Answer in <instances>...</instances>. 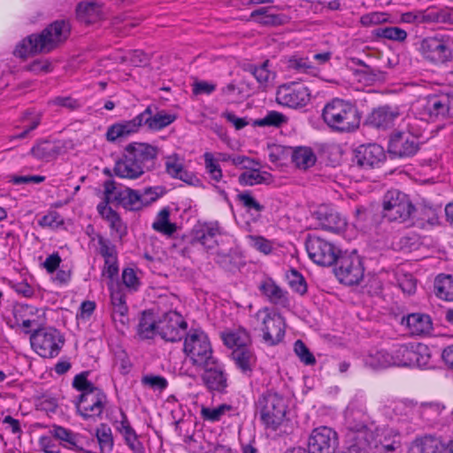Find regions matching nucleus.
I'll return each mask as SVG.
<instances>
[{
    "mask_svg": "<svg viewBox=\"0 0 453 453\" xmlns=\"http://www.w3.org/2000/svg\"><path fill=\"white\" fill-rule=\"evenodd\" d=\"M71 27L65 20H56L47 26L40 34H32L19 42L13 54L20 58L31 55L49 53L65 42L70 35Z\"/></svg>",
    "mask_w": 453,
    "mask_h": 453,
    "instance_id": "nucleus-1",
    "label": "nucleus"
},
{
    "mask_svg": "<svg viewBox=\"0 0 453 453\" xmlns=\"http://www.w3.org/2000/svg\"><path fill=\"white\" fill-rule=\"evenodd\" d=\"M175 119V115L164 111L153 112L152 107L148 106L134 119L111 125L107 129L105 138L110 142H120L137 133L143 125H146L150 130H161L172 124Z\"/></svg>",
    "mask_w": 453,
    "mask_h": 453,
    "instance_id": "nucleus-2",
    "label": "nucleus"
},
{
    "mask_svg": "<svg viewBox=\"0 0 453 453\" xmlns=\"http://www.w3.org/2000/svg\"><path fill=\"white\" fill-rule=\"evenodd\" d=\"M322 119L328 127L340 133L357 130L361 120L357 106L340 98H334L324 106Z\"/></svg>",
    "mask_w": 453,
    "mask_h": 453,
    "instance_id": "nucleus-3",
    "label": "nucleus"
},
{
    "mask_svg": "<svg viewBox=\"0 0 453 453\" xmlns=\"http://www.w3.org/2000/svg\"><path fill=\"white\" fill-rule=\"evenodd\" d=\"M415 110L421 119L436 122L453 119V93L440 92L419 99Z\"/></svg>",
    "mask_w": 453,
    "mask_h": 453,
    "instance_id": "nucleus-4",
    "label": "nucleus"
},
{
    "mask_svg": "<svg viewBox=\"0 0 453 453\" xmlns=\"http://www.w3.org/2000/svg\"><path fill=\"white\" fill-rule=\"evenodd\" d=\"M183 350L191 364L198 368L212 365L216 358L208 335L202 330L192 329L185 338Z\"/></svg>",
    "mask_w": 453,
    "mask_h": 453,
    "instance_id": "nucleus-5",
    "label": "nucleus"
},
{
    "mask_svg": "<svg viewBox=\"0 0 453 453\" xmlns=\"http://www.w3.org/2000/svg\"><path fill=\"white\" fill-rule=\"evenodd\" d=\"M257 408L264 425L273 430L282 424L287 411L284 397L273 391H266L259 396Z\"/></svg>",
    "mask_w": 453,
    "mask_h": 453,
    "instance_id": "nucleus-6",
    "label": "nucleus"
},
{
    "mask_svg": "<svg viewBox=\"0 0 453 453\" xmlns=\"http://www.w3.org/2000/svg\"><path fill=\"white\" fill-rule=\"evenodd\" d=\"M416 119L409 121L405 130L395 131L389 139L388 150L396 157L414 156L419 150L420 129L415 128Z\"/></svg>",
    "mask_w": 453,
    "mask_h": 453,
    "instance_id": "nucleus-7",
    "label": "nucleus"
},
{
    "mask_svg": "<svg viewBox=\"0 0 453 453\" xmlns=\"http://www.w3.org/2000/svg\"><path fill=\"white\" fill-rule=\"evenodd\" d=\"M415 210L409 196L398 189H390L382 198V217L388 221H407Z\"/></svg>",
    "mask_w": 453,
    "mask_h": 453,
    "instance_id": "nucleus-8",
    "label": "nucleus"
},
{
    "mask_svg": "<svg viewBox=\"0 0 453 453\" xmlns=\"http://www.w3.org/2000/svg\"><path fill=\"white\" fill-rule=\"evenodd\" d=\"M30 343L32 349L42 357L53 358L59 354L65 339L56 328L42 327L31 334Z\"/></svg>",
    "mask_w": 453,
    "mask_h": 453,
    "instance_id": "nucleus-9",
    "label": "nucleus"
},
{
    "mask_svg": "<svg viewBox=\"0 0 453 453\" xmlns=\"http://www.w3.org/2000/svg\"><path fill=\"white\" fill-rule=\"evenodd\" d=\"M104 196L107 203L120 205L126 210L139 211L142 209L141 194L130 188L122 187L113 180L104 183Z\"/></svg>",
    "mask_w": 453,
    "mask_h": 453,
    "instance_id": "nucleus-10",
    "label": "nucleus"
},
{
    "mask_svg": "<svg viewBox=\"0 0 453 453\" xmlns=\"http://www.w3.org/2000/svg\"><path fill=\"white\" fill-rule=\"evenodd\" d=\"M335 264L334 273L341 282L352 286L363 279L365 269L356 251L342 253Z\"/></svg>",
    "mask_w": 453,
    "mask_h": 453,
    "instance_id": "nucleus-11",
    "label": "nucleus"
},
{
    "mask_svg": "<svg viewBox=\"0 0 453 453\" xmlns=\"http://www.w3.org/2000/svg\"><path fill=\"white\" fill-rule=\"evenodd\" d=\"M305 247L309 257L317 265L331 266L337 260L342 251L332 242L316 235H308Z\"/></svg>",
    "mask_w": 453,
    "mask_h": 453,
    "instance_id": "nucleus-12",
    "label": "nucleus"
},
{
    "mask_svg": "<svg viewBox=\"0 0 453 453\" xmlns=\"http://www.w3.org/2000/svg\"><path fill=\"white\" fill-rule=\"evenodd\" d=\"M76 411L84 419L101 417L106 403L107 395L99 388L89 393L80 394L73 401Z\"/></svg>",
    "mask_w": 453,
    "mask_h": 453,
    "instance_id": "nucleus-13",
    "label": "nucleus"
},
{
    "mask_svg": "<svg viewBox=\"0 0 453 453\" xmlns=\"http://www.w3.org/2000/svg\"><path fill=\"white\" fill-rule=\"evenodd\" d=\"M256 319L261 322L265 342L273 346L280 342L285 335L284 320L280 314L271 312L268 308L259 310Z\"/></svg>",
    "mask_w": 453,
    "mask_h": 453,
    "instance_id": "nucleus-14",
    "label": "nucleus"
},
{
    "mask_svg": "<svg viewBox=\"0 0 453 453\" xmlns=\"http://www.w3.org/2000/svg\"><path fill=\"white\" fill-rule=\"evenodd\" d=\"M338 445L337 433L328 426H319L309 436L308 453H335Z\"/></svg>",
    "mask_w": 453,
    "mask_h": 453,
    "instance_id": "nucleus-15",
    "label": "nucleus"
},
{
    "mask_svg": "<svg viewBox=\"0 0 453 453\" xmlns=\"http://www.w3.org/2000/svg\"><path fill=\"white\" fill-rule=\"evenodd\" d=\"M187 327L188 324L180 314L169 311L158 319L157 334L165 342H175L182 339Z\"/></svg>",
    "mask_w": 453,
    "mask_h": 453,
    "instance_id": "nucleus-16",
    "label": "nucleus"
},
{
    "mask_svg": "<svg viewBox=\"0 0 453 453\" xmlns=\"http://www.w3.org/2000/svg\"><path fill=\"white\" fill-rule=\"evenodd\" d=\"M418 51L425 59L436 65L446 63L452 57L447 42L436 36L424 38L419 43Z\"/></svg>",
    "mask_w": 453,
    "mask_h": 453,
    "instance_id": "nucleus-17",
    "label": "nucleus"
},
{
    "mask_svg": "<svg viewBox=\"0 0 453 453\" xmlns=\"http://www.w3.org/2000/svg\"><path fill=\"white\" fill-rule=\"evenodd\" d=\"M309 88L303 85L284 84L278 88L276 100L280 104L298 108L305 106L310 101Z\"/></svg>",
    "mask_w": 453,
    "mask_h": 453,
    "instance_id": "nucleus-18",
    "label": "nucleus"
},
{
    "mask_svg": "<svg viewBox=\"0 0 453 453\" xmlns=\"http://www.w3.org/2000/svg\"><path fill=\"white\" fill-rule=\"evenodd\" d=\"M125 150L136 162L139 168H142L143 174L154 168L158 154V148L149 143L132 142Z\"/></svg>",
    "mask_w": 453,
    "mask_h": 453,
    "instance_id": "nucleus-19",
    "label": "nucleus"
},
{
    "mask_svg": "<svg viewBox=\"0 0 453 453\" xmlns=\"http://www.w3.org/2000/svg\"><path fill=\"white\" fill-rule=\"evenodd\" d=\"M201 369L203 370L201 377L202 380L209 391L219 394L226 392L228 383L227 374L223 364L217 359L212 365Z\"/></svg>",
    "mask_w": 453,
    "mask_h": 453,
    "instance_id": "nucleus-20",
    "label": "nucleus"
},
{
    "mask_svg": "<svg viewBox=\"0 0 453 453\" xmlns=\"http://www.w3.org/2000/svg\"><path fill=\"white\" fill-rule=\"evenodd\" d=\"M50 434L60 444L67 449L79 453H87L86 447L88 444L87 438L81 434L74 433L65 427L54 425L50 430Z\"/></svg>",
    "mask_w": 453,
    "mask_h": 453,
    "instance_id": "nucleus-21",
    "label": "nucleus"
},
{
    "mask_svg": "<svg viewBox=\"0 0 453 453\" xmlns=\"http://www.w3.org/2000/svg\"><path fill=\"white\" fill-rule=\"evenodd\" d=\"M385 158L384 149L376 143L362 144L355 150L354 162L363 168H373Z\"/></svg>",
    "mask_w": 453,
    "mask_h": 453,
    "instance_id": "nucleus-22",
    "label": "nucleus"
},
{
    "mask_svg": "<svg viewBox=\"0 0 453 453\" xmlns=\"http://www.w3.org/2000/svg\"><path fill=\"white\" fill-rule=\"evenodd\" d=\"M313 215L325 230L340 233L346 227V219L333 208L319 206Z\"/></svg>",
    "mask_w": 453,
    "mask_h": 453,
    "instance_id": "nucleus-23",
    "label": "nucleus"
},
{
    "mask_svg": "<svg viewBox=\"0 0 453 453\" xmlns=\"http://www.w3.org/2000/svg\"><path fill=\"white\" fill-rule=\"evenodd\" d=\"M165 171L174 179L182 180L188 185H195L198 179L193 173L187 171L183 165V158L177 154L168 156L165 159Z\"/></svg>",
    "mask_w": 453,
    "mask_h": 453,
    "instance_id": "nucleus-24",
    "label": "nucleus"
},
{
    "mask_svg": "<svg viewBox=\"0 0 453 453\" xmlns=\"http://www.w3.org/2000/svg\"><path fill=\"white\" fill-rule=\"evenodd\" d=\"M258 289L270 303L283 308L289 305L288 293L278 286L273 279L266 278L263 280L258 285Z\"/></svg>",
    "mask_w": 453,
    "mask_h": 453,
    "instance_id": "nucleus-25",
    "label": "nucleus"
},
{
    "mask_svg": "<svg viewBox=\"0 0 453 453\" xmlns=\"http://www.w3.org/2000/svg\"><path fill=\"white\" fill-rule=\"evenodd\" d=\"M113 173L119 178L128 180H136L143 175L142 168H139V165L126 150L122 157L115 162Z\"/></svg>",
    "mask_w": 453,
    "mask_h": 453,
    "instance_id": "nucleus-26",
    "label": "nucleus"
},
{
    "mask_svg": "<svg viewBox=\"0 0 453 453\" xmlns=\"http://www.w3.org/2000/svg\"><path fill=\"white\" fill-rule=\"evenodd\" d=\"M399 116L396 107L383 105L374 109L368 117L369 123L377 128H388L394 124Z\"/></svg>",
    "mask_w": 453,
    "mask_h": 453,
    "instance_id": "nucleus-27",
    "label": "nucleus"
},
{
    "mask_svg": "<svg viewBox=\"0 0 453 453\" xmlns=\"http://www.w3.org/2000/svg\"><path fill=\"white\" fill-rule=\"evenodd\" d=\"M231 356L242 373L250 376L257 364V357L251 347L234 349Z\"/></svg>",
    "mask_w": 453,
    "mask_h": 453,
    "instance_id": "nucleus-28",
    "label": "nucleus"
},
{
    "mask_svg": "<svg viewBox=\"0 0 453 453\" xmlns=\"http://www.w3.org/2000/svg\"><path fill=\"white\" fill-rule=\"evenodd\" d=\"M445 441L440 437L426 435L416 439L409 448L408 453H444Z\"/></svg>",
    "mask_w": 453,
    "mask_h": 453,
    "instance_id": "nucleus-29",
    "label": "nucleus"
},
{
    "mask_svg": "<svg viewBox=\"0 0 453 453\" xmlns=\"http://www.w3.org/2000/svg\"><path fill=\"white\" fill-rule=\"evenodd\" d=\"M158 320L151 310L142 311L136 326V334L141 340H152L157 334Z\"/></svg>",
    "mask_w": 453,
    "mask_h": 453,
    "instance_id": "nucleus-30",
    "label": "nucleus"
},
{
    "mask_svg": "<svg viewBox=\"0 0 453 453\" xmlns=\"http://www.w3.org/2000/svg\"><path fill=\"white\" fill-rule=\"evenodd\" d=\"M62 149L59 142L41 140L32 147L30 153L37 159L50 161L61 154Z\"/></svg>",
    "mask_w": 453,
    "mask_h": 453,
    "instance_id": "nucleus-31",
    "label": "nucleus"
},
{
    "mask_svg": "<svg viewBox=\"0 0 453 453\" xmlns=\"http://www.w3.org/2000/svg\"><path fill=\"white\" fill-rule=\"evenodd\" d=\"M76 16L80 22L89 25L102 19L103 9L96 2H81L76 6Z\"/></svg>",
    "mask_w": 453,
    "mask_h": 453,
    "instance_id": "nucleus-32",
    "label": "nucleus"
},
{
    "mask_svg": "<svg viewBox=\"0 0 453 453\" xmlns=\"http://www.w3.org/2000/svg\"><path fill=\"white\" fill-rule=\"evenodd\" d=\"M347 441H359L362 436L365 441H375L373 432L362 421H357L356 417H349L347 418Z\"/></svg>",
    "mask_w": 453,
    "mask_h": 453,
    "instance_id": "nucleus-33",
    "label": "nucleus"
},
{
    "mask_svg": "<svg viewBox=\"0 0 453 453\" xmlns=\"http://www.w3.org/2000/svg\"><path fill=\"white\" fill-rule=\"evenodd\" d=\"M402 323H405L413 335H421L428 334L432 329V321L428 315L421 313H412L406 318H403Z\"/></svg>",
    "mask_w": 453,
    "mask_h": 453,
    "instance_id": "nucleus-34",
    "label": "nucleus"
},
{
    "mask_svg": "<svg viewBox=\"0 0 453 453\" xmlns=\"http://www.w3.org/2000/svg\"><path fill=\"white\" fill-rule=\"evenodd\" d=\"M221 339L224 344L233 350L249 347L251 343L250 334L244 328L222 332Z\"/></svg>",
    "mask_w": 453,
    "mask_h": 453,
    "instance_id": "nucleus-35",
    "label": "nucleus"
},
{
    "mask_svg": "<svg viewBox=\"0 0 453 453\" xmlns=\"http://www.w3.org/2000/svg\"><path fill=\"white\" fill-rule=\"evenodd\" d=\"M288 71L317 76L320 70L308 57L292 56L287 61Z\"/></svg>",
    "mask_w": 453,
    "mask_h": 453,
    "instance_id": "nucleus-36",
    "label": "nucleus"
},
{
    "mask_svg": "<svg viewBox=\"0 0 453 453\" xmlns=\"http://www.w3.org/2000/svg\"><path fill=\"white\" fill-rule=\"evenodd\" d=\"M434 294L444 301H453V276L449 274H440L434 280Z\"/></svg>",
    "mask_w": 453,
    "mask_h": 453,
    "instance_id": "nucleus-37",
    "label": "nucleus"
},
{
    "mask_svg": "<svg viewBox=\"0 0 453 453\" xmlns=\"http://www.w3.org/2000/svg\"><path fill=\"white\" fill-rule=\"evenodd\" d=\"M220 235L219 227L217 224L204 225L196 234V239L208 250L214 248L218 242L217 237Z\"/></svg>",
    "mask_w": 453,
    "mask_h": 453,
    "instance_id": "nucleus-38",
    "label": "nucleus"
},
{
    "mask_svg": "<svg viewBox=\"0 0 453 453\" xmlns=\"http://www.w3.org/2000/svg\"><path fill=\"white\" fill-rule=\"evenodd\" d=\"M170 209L168 207L163 208L157 215L156 220L152 224V228L165 235L171 236L176 230L177 226L175 223L169 221Z\"/></svg>",
    "mask_w": 453,
    "mask_h": 453,
    "instance_id": "nucleus-39",
    "label": "nucleus"
},
{
    "mask_svg": "<svg viewBox=\"0 0 453 453\" xmlns=\"http://www.w3.org/2000/svg\"><path fill=\"white\" fill-rule=\"evenodd\" d=\"M291 159L296 167L306 170L315 164L317 157L311 149L299 147L294 150Z\"/></svg>",
    "mask_w": 453,
    "mask_h": 453,
    "instance_id": "nucleus-40",
    "label": "nucleus"
},
{
    "mask_svg": "<svg viewBox=\"0 0 453 453\" xmlns=\"http://www.w3.org/2000/svg\"><path fill=\"white\" fill-rule=\"evenodd\" d=\"M391 360L390 352L380 349L370 352L365 358V364L372 369H381L392 366Z\"/></svg>",
    "mask_w": 453,
    "mask_h": 453,
    "instance_id": "nucleus-41",
    "label": "nucleus"
},
{
    "mask_svg": "<svg viewBox=\"0 0 453 453\" xmlns=\"http://www.w3.org/2000/svg\"><path fill=\"white\" fill-rule=\"evenodd\" d=\"M414 344L400 345L393 349L391 353L392 365L411 366Z\"/></svg>",
    "mask_w": 453,
    "mask_h": 453,
    "instance_id": "nucleus-42",
    "label": "nucleus"
},
{
    "mask_svg": "<svg viewBox=\"0 0 453 453\" xmlns=\"http://www.w3.org/2000/svg\"><path fill=\"white\" fill-rule=\"evenodd\" d=\"M239 183L242 186H254L262 183H270L272 181V175L267 172H260L257 169H253L242 173L239 176Z\"/></svg>",
    "mask_w": 453,
    "mask_h": 453,
    "instance_id": "nucleus-43",
    "label": "nucleus"
},
{
    "mask_svg": "<svg viewBox=\"0 0 453 453\" xmlns=\"http://www.w3.org/2000/svg\"><path fill=\"white\" fill-rule=\"evenodd\" d=\"M214 260L223 269L229 272L237 270L241 265V257L235 251L232 250L227 252L221 250H217Z\"/></svg>",
    "mask_w": 453,
    "mask_h": 453,
    "instance_id": "nucleus-44",
    "label": "nucleus"
},
{
    "mask_svg": "<svg viewBox=\"0 0 453 453\" xmlns=\"http://www.w3.org/2000/svg\"><path fill=\"white\" fill-rule=\"evenodd\" d=\"M268 8L262 7L251 12L250 18L264 26H280L284 23L285 16L281 14H266Z\"/></svg>",
    "mask_w": 453,
    "mask_h": 453,
    "instance_id": "nucleus-45",
    "label": "nucleus"
},
{
    "mask_svg": "<svg viewBox=\"0 0 453 453\" xmlns=\"http://www.w3.org/2000/svg\"><path fill=\"white\" fill-rule=\"evenodd\" d=\"M431 350L427 345L418 343L413 346L412 365L419 368L431 367Z\"/></svg>",
    "mask_w": 453,
    "mask_h": 453,
    "instance_id": "nucleus-46",
    "label": "nucleus"
},
{
    "mask_svg": "<svg viewBox=\"0 0 453 453\" xmlns=\"http://www.w3.org/2000/svg\"><path fill=\"white\" fill-rule=\"evenodd\" d=\"M96 438L103 453H109L113 448L111 429L106 424H101L96 429Z\"/></svg>",
    "mask_w": 453,
    "mask_h": 453,
    "instance_id": "nucleus-47",
    "label": "nucleus"
},
{
    "mask_svg": "<svg viewBox=\"0 0 453 453\" xmlns=\"http://www.w3.org/2000/svg\"><path fill=\"white\" fill-rule=\"evenodd\" d=\"M287 122V116L276 111H270L264 118L256 119L254 126L280 127Z\"/></svg>",
    "mask_w": 453,
    "mask_h": 453,
    "instance_id": "nucleus-48",
    "label": "nucleus"
},
{
    "mask_svg": "<svg viewBox=\"0 0 453 453\" xmlns=\"http://www.w3.org/2000/svg\"><path fill=\"white\" fill-rule=\"evenodd\" d=\"M269 60L265 61L260 65H251L249 66V71L256 78L257 82L261 85H266L271 80L274 78V73L269 69Z\"/></svg>",
    "mask_w": 453,
    "mask_h": 453,
    "instance_id": "nucleus-49",
    "label": "nucleus"
},
{
    "mask_svg": "<svg viewBox=\"0 0 453 453\" xmlns=\"http://www.w3.org/2000/svg\"><path fill=\"white\" fill-rule=\"evenodd\" d=\"M203 159L206 173L209 174L211 180L216 182L220 181L223 176L222 170L214 155L211 152H205L203 154Z\"/></svg>",
    "mask_w": 453,
    "mask_h": 453,
    "instance_id": "nucleus-50",
    "label": "nucleus"
},
{
    "mask_svg": "<svg viewBox=\"0 0 453 453\" xmlns=\"http://www.w3.org/2000/svg\"><path fill=\"white\" fill-rule=\"evenodd\" d=\"M374 34L378 37L395 42H403L407 38V32L397 27H379Z\"/></svg>",
    "mask_w": 453,
    "mask_h": 453,
    "instance_id": "nucleus-51",
    "label": "nucleus"
},
{
    "mask_svg": "<svg viewBox=\"0 0 453 453\" xmlns=\"http://www.w3.org/2000/svg\"><path fill=\"white\" fill-rule=\"evenodd\" d=\"M426 24H446L450 21V13L443 9L428 8L424 11Z\"/></svg>",
    "mask_w": 453,
    "mask_h": 453,
    "instance_id": "nucleus-52",
    "label": "nucleus"
},
{
    "mask_svg": "<svg viewBox=\"0 0 453 453\" xmlns=\"http://www.w3.org/2000/svg\"><path fill=\"white\" fill-rule=\"evenodd\" d=\"M111 302L112 305V313L128 312L126 295L120 288L111 291Z\"/></svg>",
    "mask_w": 453,
    "mask_h": 453,
    "instance_id": "nucleus-53",
    "label": "nucleus"
},
{
    "mask_svg": "<svg viewBox=\"0 0 453 453\" xmlns=\"http://www.w3.org/2000/svg\"><path fill=\"white\" fill-rule=\"evenodd\" d=\"M97 242L98 253L104 257V261L118 257L117 248L111 240L102 235H97Z\"/></svg>",
    "mask_w": 453,
    "mask_h": 453,
    "instance_id": "nucleus-54",
    "label": "nucleus"
},
{
    "mask_svg": "<svg viewBox=\"0 0 453 453\" xmlns=\"http://www.w3.org/2000/svg\"><path fill=\"white\" fill-rule=\"evenodd\" d=\"M287 278L288 280L289 286L292 288L294 291L300 295H303L307 291V285L303 276L296 270L291 269L288 274Z\"/></svg>",
    "mask_w": 453,
    "mask_h": 453,
    "instance_id": "nucleus-55",
    "label": "nucleus"
},
{
    "mask_svg": "<svg viewBox=\"0 0 453 453\" xmlns=\"http://www.w3.org/2000/svg\"><path fill=\"white\" fill-rule=\"evenodd\" d=\"M359 441H347L346 449L342 453H369L372 446L375 447V441H365V438L360 437Z\"/></svg>",
    "mask_w": 453,
    "mask_h": 453,
    "instance_id": "nucleus-56",
    "label": "nucleus"
},
{
    "mask_svg": "<svg viewBox=\"0 0 453 453\" xmlns=\"http://www.w3.org/2000/svg\"><path fill=\"white\" fill-rule=\"evenodd\" d=\"M294 350L300 361L306 365H313L316 363V358L313 354L310 351L304 342L301 340H297L295 342Z\"/></svg>",
    "mask_w": 453,
    "mask_h": 453,
    "instance_id": "nucleus-57",
    "label": "nucleus"
},
{
    "mask_svg": "<svg viewBox=\"0 0 453 453\" xmlns=\"http://www.w3.org/2000/svg\"><path fill=\"white\" fill-rule=\"evenodd\" d=\"M232 407L228 404H221L216 408L203 407L201 410V415L203 419L209 421H219L226 411L231 410Z\"/></svg>",
    "mask_w": 453,
    "mask_h": 453,
    "instance_id": "nucleus-58",
    "label": "nucleus"
},
{
    "mask_svg": "<svg viewBox=\"0 0 453 453\" xmlns=\"http://www.w3.org/2000/svg\"><path fill=\"white\" fill-rule=\"evenodd\" d=\"M88 372H83L77 374L73 380V387L81 392V394L89 393L97 388L91 381L88 380Z\"/></svg>",
    "mask_w": 453,
    "mask_h": 453,
    "instance_id": "nucleus-59",
    "label": "nucleus"
},
{
    "mask_svg": "<svg viewBox=\"0 0 453 453\" xmlns=\"http://www.w3.org/2000/svg\"><path fill=\"white\" fill-rule=\"evenodd\" d=\"M388 20V14L386 12H373L361 16L360 24L363 27H371L386 23Z\"/></svg>",
    "mask_w": 453,
    "mask_h": 453,
    "instance_id": "nucleus-60",
    "label": "nucleus"
},
{
    "mask_svg": "<svg viewBox=\"0 0 453 453\" xmlns=\"http://www.w3.org/2000/svg\"><path fill=\"white\" fill-rule=\"evenodd\" d=\"M165 193V188L157 186V187H150L144 189L143 193L141 194L142 201V208L150 205L153 202L157 201L159 197H161Z\"/></svg>",
    "mask_w": 453,
    "mask_h": 453,
    "instance_id": "nucleus-61",
    "label": "nucleus"
},
{
    "mask_svg": "<svg viewBox=\"0 0 453 453\" xmlns=\"http://www.w3.org/2000/svg\"><path fill=\"white\" fill-rule=\"evenodd\" d=\"M237 199L247 210L261 211L264 206L261 205L250 194V191H243L237 195Z\"/></svg>",
    "mask_w": 453,
    "mask_h": 453,
    "instance_id": "nucleus-62",
    "label": "nucleus"
},
{
    "mask_svg": "<svg viewBox=\"0 0 453 453\" xmlns=\"http://www.w3.org/2000/svg\"><path fill=\"white\" fill-rule=\"evenodd\" d=\"M142 382L145 386H149L154 390H164L168 386L165 378L159 375H146L142 379Z\"/></svg>",
    "mask_w": 453,
    "mask_h": 453,
    "instance_id": "nucleus-63",
    "label": "nucleus"
},
{
    "mask_svg": "<svg viewBox=\"0 0 453 453\" xmlns=\"http://www.w3.org/2000/svg\"><path fill=\"white\" fill-rule=\"evenodd\" d=\"M420 246L419 238L416 234L404 235L399 241V249L404 252L417 250Z\"/></svg>",
    "mask_w": 453,
    "mask_h": 453,
    "instance_id": "nucleus-64",
    "label": "nucleus"
}]
</instances>
